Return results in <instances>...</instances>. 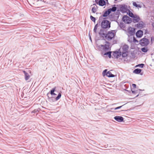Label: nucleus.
Instances as JSON below:
<instances>
[{
	"mask_svg": "<svg viewBox=\"0 0 154 154\" xmlns=\"http://www.w3.org/2000/svg\"><path fill=\"white\" fill-rule=\"evenodd\" d=\"M89 38H90V39L91 41V36H90V35L89 34Z\"/></svg>",
	"mask_w": 154,
	"mask_h": 154,
	"instance_id": "38",
	"label": "nucleus"
},
{
	"mask_svg": "<svg viewBox=\"0 0 154 154\" xmlns=\"http://www.w3.org/2000/svg\"><path fill=\"white\" fill-rule=\"evenodd\" d=\"M23 72L25 75V79L26 80H27L30 78V76L25 71H23Z\"/></svg>",
	"mask_w": 154,
	"mask_h": 154,
	"instance_id": "16",
	"label": "nucleus"
},
{
	"mask_svg": "<svg viewBox=\"0 0 154 154\" xmlns=\"http://www.w3.org/2000/svg\"><path fill=\"white\" fill-rule=\"evenodd\" d=\"M112 52L111 51H108L104 53V55H108V57L109 58H111V54Z\"/></svg>",
	"mask_w": 154,
	"mask_h": 154,
	"instance_id": "21",
	"label": "nucleus"
},
{
	"mask_svg": "<svg viewBox=\"0 0 154 154\" xmlns=\"http://www.w3.org/2000/svg\"><path fill=\"white\" fill-rule=\"evenodd\" d=\"M132 86L134 88H136V85L135 84H132Z\"/></svg>",
	"mask_w": 154,
	"mask_h": 154,
	"instance_id": "33",
	"label": "nucleus"
},
{
	"mask_svg": "<svg viewBox=\"0 0 154 154\" xmlns=\"http://www.w3.org/2000/svg\"><path fill=\"white\" fill-rule=\"evenodd\" d=\"M139 42L140 45L142 46H146L149 43L148 39L145 38L141 39Z\"/></svg>",
	"mask_w": 154,
	"mask_h": 154,
	"instance_id": "3",
	"label": "nucleus"
},
{
	"mask_svg": "<svg viewBox=\"0 0 154 154\" xmlns=\"http://www.w3.org/2000/svg\"><path fill=\"white\" fill-rule=\"evenodd\" d=\"M109 9L111 13V12H114L116 10L117 7H116V5H113L112 8H110Z\"/></svg>",
	"mask_w": 154,
	"mask_h": 154,
	"instance_id": "17",
	"label": "nucleus"
},
{
	"mask_svg": "<svg viewBox=\"0 0 154 154\" xmlns=\"http://www.w3.org/2000/svg\"><path fill=\"white\" fill-rule=\"evenodd\" d=\"M61 94L60 93H59L58 94V96L56 98H55L56 100H59L60 98V97H61Z\"/></svg>",
	"mask_w": 154,
	"mask_h": 154,
	"instance_id": "26",
	"label": "nucleus"
},
{
	"mask_svg": "<svg viewBox=\"0 0 154 154\" xmlns=\"http://www.w3.org/2000/svg\"><path fill=\"white\" fill-rule=\"evenodd\" d=\"M109 46L106 45H105L103 46V48L105 50H107L109 49Z\"/></svg>",
	"mask_w": 154,
	"mask_h": 154,
	"instance_id": "25",
	"label": "nucleus"
},
{
	"mask_svg": "<svg viewBox=\"0 0 154 154\" xmlns=\"http://www.w3.org/2000/svg\"><path fill=\"white\" fill-rule=\"evenodd\" d=\"M56 89V87H54L50 91V94L51 95H55L56 94L54 93V91H55V90Z\"/></svg>",
	"mask_w": 154,
	"mask_h": 154,
	"instance_id": "23",
	"label": "nucleus"
},
{
	"mask_svg": "<svg viewBox=\"0 0 154 154\" xmlns=\"http://www.w3.org/2000/svg\"><path fill=\"white\" fill-rule=\"evenodd\" d=\"M132 93L133 94H135L136 92V91H133L132 90L131 91Z\"/></svg>",
	"mask_w": 154,
	"mask_h": 154,
	"instance_id": "37",
	"label": "nucleus"
},
{
	"mask_svg": "<svg viewBox=\"0 0 154 154\" xmlns=\"http://www.w3.org/2000/svg\"><path fill=\"white\" fill-rule=\"evenodd\" d=\"M129 46L127 45H124L122 47V51L124 52H128Z\"/></svg>",
	"mask_w": 154,
	"mask_h": 154,
	"instance_id": "13",
	"label": "nucleus"
},
{
	"mask_svg": "<svg viewBox=\"0 0 154 154\" xmlns=\"http://www.w3.org/2000/svg\"><path fill=\"white\" fill-rule=\"evenodd\" d=\"M120 9L122 13H126L129 10L128 9L127 6L124 4L121 5L120 6Z\"/></svg>",
	"mask_w": 154,
	"mask_h": 154,
	"instance_id": "6",
	"label": "nucleus"
},
{
	"mask_svg": "<svg viewBox=\"0 0 154 154\" xmlns=\"http://www.w3.org/2000/svg\"><path fill=\"white\" fill-rule=\"evenodd\" d=\"M111 13L109 9H108L107 10H106L103 14V17H107Z\"/></svg>",
	"mask_w": 154,
	"mask_h": 154,
	"instance_id": "15",
	"label": "nucleus"
},
{
	"mask_svg": "<svg viewBox=\"0 0 154 154\" xmlns=\"http://www.w3.org/2000/svg\"><path fill=\"white\" fill-rule=\"evenodd\" d=\"M128 11V15L129 16L132 18L134 17V15L131 11L129 10Z\"/></svg>",
	"mask_w": 154,
	"mask_h": 154,
	"instance_id": "24",
	"label": "nucleus"
},
{
	"mask_svg": "<svg viewBox=\"0 0 154 154\" xmlns=\"http://www.w3.org/2000/svg\"><path fill=\"white\" fill-rule=\"evenodd\" d=\"M139 90H140V91H142V90H141V89H139Z\"/></svg>",
	"mask_w": 154,
	"mask_h": 154,
	"instance_id": "43",
	"label": "nucleus"
},
{
	"mask_svg": "<svg viewBox=\"0 0 154 154\" xmlns=\"http://www.w3.org/2000/svg\"><path fill=\"white\" fill-rule=\"evenodd\" d=\"M97 25H98V23H97Z\"/></svg>",
	"mask_w": 154,
	"mask_h": 154,
	"instance_id": "44",
	"label": "nucleus"
},
{
	"mask_svg": "<svg viewBox=\"0 0 154 154\" xmlns=\"http://www.w3.org/2000/svg\"><path fill=\"white\" fill-rule=\"evenodd\" d=\"M106 4H109V3H108V2H106Z\"/></svg>",
	"mask_w": 154,
	"mask_h": 154,
	"instance_id": "39",
	"label": "nucleus"
},
{
	"mask_svg": "<svg viewBox=\"0 0 154 154\" xmlns=\"http://www.w3.org/2000/svg\"><path fill=\"white\" fill-rule=\"evenodd\" d=\"M139 95V94L137 95L136 97H137Z\"/></svg>",
	"mask_w": 154,
	"mask_h": 154,
	"instance_id": "41",
	"label": "nucleus"
},
{
	"mask_svg": "<svg viewBox=\"0 0 154 154\" xmlns=\"http://www.w3.org/2000/svg\"><path fill=\"white\" fill-rule=\"evenodd\" d=\"M132 18L133 19L132 21L134 23L138 22L140 20V17L136 14H135Z\"/></svg>",
	"mask_w": 154,
	"mask_h": 154,
	"instance_id": "7",
	"label": "nucleus"
},
{
	"mask_svg": "<svg viewBox=\"0 0 154 154\" xmlns=\"http://www.w3.org/2000/svg\"><path fill=\"white\" fill-rule=\"evenodd\" d=\"M115 0V1H117V0Z\"/></svg>",
	"mask_w": 154,
	"mask_h": 154,
	"instance_id": "45",
	"label": "nucleus"
},
{
	"mask_svg": "<svg viewBox=\"0 0 154 154\" xmlns=\"http://www.w3.org/2000/svg\"><path fill=\"white\" fill-rule=\"evenodd\" d=\"M151 41H152V40H154V38H153V37H151Z\"/></svg>",
	"mask_w": 154,
	"mask_h": 154,
	"instance_id": "36",
	"label": "nucleus"
},
{
	"mask_svg": "<svg viewBox=\"0 0 154 154\" xmlns=\"http://www.w3.org/2000/svg\"><path fill=\"white\" fill-rule=\"evenodd\" d=\"M141 50L142 52L144 53H146L148 51V49L147 47H145L143 48H141Z\"/></svg>",
	"mask_w": 154,
	"mask_h": 154,
	"instance_id": "19",
	"label": "nucleus"
},
{
	"mask_svg": "<svg viewBox=\"0 0 154 154\" xmlns=\"http://www.w3.org/2000/svg\"><path fill=\"white\" fill-rule=\"evenodd\" d=\"M135 29L134 28L129 27L128 28V33L130 36L134 35L135 33Z\"/></svg>",
	"mask_w": 154,
	"mask_h": 154,
	"instance_id": "8",
	"label": "nucleus"
},
{
	"mask_svg": "<svg viewBox=\"0 0 154 154\" xmlns=\"http://www.w3.org/2000/svg\"><path fill=\"white\" fill-rule=\"evenodd\" d=\"M106 18H104L101 24L102 29L100 30H107L109 29L110 27V22L106 19Z\"/></svg>",
	"mask_w": 154,
	"mask_h": 154,
	"instance_id": "2",
	"label": "nucleus"
},
{
	"mask_svg": "<svg viewBox=\"0 0 154 154\" xmlns=\"http://www.w3.org/2000/svg\"><path fill=\"white\" fill-rule=\"evenodd\" d=\"M106 2H108V0H105Z\"/></svg>",
	"mask_w": 154,
	"mask_h": 154,
	"instance_id": "42",
	"label": "nucleus"
},
{
	"mask_svg": "<svg viewBox=\"0 0 154 154\" xmlns=\"http://www.w3.org/2000/svg\"><path fill=\"white\" fill-rule=\"evenodd\" d=\"M122 56L123 57H126L128 55V52H122Z\"/></svg>",
	"mask_w": 154,
	"mask_h": 154,
	"instance_id": "20",
	"label": "nucleus"
},
{
	"mask_svg": "<svg viewBox=\"0 0 154 154\" xmlns=\"http://www.w3.org/2000/svg\"><path fill=\"white\" fill-rule=\"evenodd\" d=\"M92 11L93 13H95L96 12V9L95 7H93L92 9Z\"/></svg>",
	"mask_w": 154,
	"mask_h": 154,
	"instance_id": "31",
	"label": "nucleus"
},
{
	"mask_svg": "<svg viewBox=\"0 0 154 154\" xmlns=\"http://www.w3.org/2000/svg\"><path fill=\"white\" fill-rule=\"evenodd\" d=\"M144 64H143V63H141V64H138L136 66V67H140L141 68H143V66H144Z\"/></svg>",
	"mask_w": 154,
	"mask_h": 154,
	"instance_id": "28",
	"label": "nucleus"
},
{
	"mask_svg": "<svg viewBox=\"0 0 154 154\" xmlns=\"http://www.w3.org/2000/svg\"><path fill=\"white\" fill-rule=\"evenodd\" d=\"M136 35L137 37L141 38L143 35V32L141 30H139L136 32Z\"/></svg>",
	"mask_w": 154,
	"mask_h": 154,
	"instance_id": "12",
	"label": "nucleus"
},
{
	"mask_svg": "<svg viewBox=\"0 0 154 154\" xmlns=\"http://www.w3.org/2000/svg\"><path fill=\"white\" fill-rule=\"evenodd\" d=\"M111 16H113V18H114V17H116V19H117L119 18V12H116L115 14H113V15H111Z\"/></svg>",
	"mask_w": 154,
	"mask_h": 154,
	"instance_id": "22",
	"label": "nucleus"
},
{
	"mask_svg": "<svg viewBox=\"0 0 154 154\" xmlns=\"http://www.w3.org/2000/svg\"><path fill=\"white\" fill-rule=\"evenodd\" d=\"M133 42H138L137 40L134 37L133 38Z\"/></svg>",
	"mask_w": 154,
	"mask_h": 154,
	"instance_id": "32",
	"label": "nucleus"
},
{
	"mask_svg": "<svg viewBox=\"0 0 154 154\" xmlns=\"http://www.w3.org/2000/svg\"><path fill=\"white\" fill-rule=\"evenodd\" d=\"M138 5V4H137L135 2H133V5L136 7H137Z\"/></svg>",
	"mask_w": 154,
	"mask_h": 154,
	"instance_id": "30",
	"label": "nucleus"
},
{
	"mask_svg": "<svg viewBox=\"0 0 154 154\" xmlns=\"http://www.w3.org/2000/svg\"><path fill=\"white\" fill-rule=\"evenodd\" d=\"M123 105H122L121 106H118V107H116V108H112L111 109L112 110H113V109H114V110L118 109L121 108Z\"/></svg>",
	"mask_w": 154,
	"mask_h": 154,
	"instance_id": "29",
	"label": "nucleus"
},
{
	"mask_svg": "<svg viewBox=\"0 0 154 154\" xmlns=\"http://www.w3.org/2000/svg\"><path fill=\"white\" fill-rule=\"evenodd\" d=\"M144 23L143 21H141L139 23L137 24V28L141 29L144 27Z\"/></svg>",
	"mask_w": 154,
	"mask_h": 154,
	"instance_id": "14",
	"label": "nucleus"
},
{
	"mask_svg": "<svg viewBox=\"0 0 154 154\" xmlns=\"http://www.w3.org/2000/svg\"><path fill=\"white\" fill-rule=\"evenodd\" d=\"M114 118L116 121L119 122H122L124 120L123 118L121 116H116Z\"/></svg>",
	"mask_w": 154,
	"mask_h": 154,
	"instance_id": "10",
	"label": "nucleus"
},
{
	"mask_svg": "<svg viewBox=\"0 0 154 154\" xmlns=\"http://www.w3.org/2000/svg\"><path fill=\"white\" fill-rule=\"evenodd\" d=\"M113 55L114 57L118 58L121 56V52L119 51H114Z\"/></svg>",
	"mask_w": 154,
	"mask_h": 154,
	"instance_id": "9",
	"label": "nucleus"
},
{
	"mask_svg": "<svg viewBox=\"0 0 154 154\" xmlns=\"http://www.w3.org/2000/svg\"><path fill=\"white\" fill-rule=\"evenodd\" d=\"M90 18L91 20L95 23L96 19L95 17H93L92 16H90Z\"/></svg>",
	"mask_w": 154,
	"mask_h": 154,
	"instance_id": "27",
	"label": "nucleus"
},
{
	"mask_svg": "<svg viewBox=\"0 0 154 154\" xmlns=\"http://www.w3.org/2000/svg\"><path fill=\"white\" fill-rule=\"evenodd\" d=\"M136 8H142V6L138 4L137 6V7Z\"/></svg>",
	"mask_w": 154,
	"mask_h": 154,
	"instance_id": "35",
	"label": "nucleus"
},
{
	"mask_svg": "<svg viewBox=\"0 0 154 154\" xmlns=\"http://www.w3.org/2000/svg\"><path fill=\"white\" fill-rule=\"evenodd\" d=\"M107 69H105L103 70L102 73L103 76L106 75V76L108 77H114L115 76V75L112 74L110 71L107 72Z\"/></svg>",
	"mask_w": 154,
	"mask_h": 154,
	"instance_id": "4",
	"label": "nucleus"
},
{
	"mask_svg": "<svg viewBox=\"0 0 154 154\" xmlns=\"http://www.w3.org/2000/svg\"><path fill=\"white\" fill-rule=\"evenodd\" d=\"M95 2H96V0H95Z\"/></svg>",
	"mask_w": 154,
	"mask_h": 154,
	"instance_id": "46",
	"label": "nucleus"
},
{
	"mask_svg": "<svg viewBox=\"0 0 154 154\" xmlns=\"http://www.w3.org/2000/svg\"><path fill=\"white\" fill-rule=\"evenodd\" d=\"M123 21L125 23L129 24L132 22V20L131 18L127 15L124 16L122 18Z\"/></svg>",
	"mask_w": 154,
	"mask_h": 154,
	"instance_id": "5",
	"label": "nucleus"
},
{
	"mask_svg": "<svg viewBox=\"0 0 154 154\" xmlns=\"http://www.w3.org/2000/svg\"><path fill=\"white\" fill-rule=\"evenodd\" d=\"M99 34L103 39H106L108 40H111L114 36V33L112 31H109L107 33V30H100Z\"/></svg>",
	"mask_w": 154,
	"mask_h": 154,
	"instance_id": "1",
	"label": "nucleus"
},
{
	"mask_svg": "<svg viewBox=\"0 0 154 154\" xmlns=\"http://www.w3.org/2000/svg\"><path fill=\"white\" fill-rule=\"evenodd\" d=\"M97 4H98L100 6H103L106 5V2L104 0H99L98 2H97Z\"/></svg>",
	"mask_w": 154,
	"mask_h": 154,
	"instance_id": "11",
	"label": "nucleus"
},
{
	"mask_svg": "<svg viewBox=\"0 0 154 154\" xmlns=\"http://www.w3.org/2000/svg\"><path fill=\"white\" fill-rule=\"evenodd\" d=\"M120 24H121V25H123V23H121Z\"/></svg>",
	"mask_w": 154,
	"mask_h": 154,
	"instance_id": "40",
	"label": "nucleus"
},
{
	"mask_svg": "<svg viewBox=\"0 0 154 154\" xmlns=\"http://www.w3.org/2000/svg\"><path fill=\"white\" fill-rule=\"evenodd\" d=\"M94 32H96V25L95 26H94Z\"/></svg>",
	"mask_w": 154,
	"mask_h": 154,
	"instance_id": "34",
	"label": "nucleus"
},
{
	"mask_svg": "<svg viewBox=\"0 0 154 154\" xmlns=\"http://www.w3.org/2000/svg\"><path fill=\"white\" fill-rule=\"evenodd\" d=\"M142 71L141 69H135L133 71V72L136 74H139Z\"/></svg>",
	"mask_w": 154,
	"mask_h": 154,
	"instance_id": "18",
	"label": "nucleus"
}]
</instances>
